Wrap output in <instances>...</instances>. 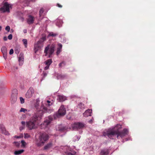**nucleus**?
<instances>
[{
	"label": "nucleus",
	"mask_w": 155,
	"mask_h": 155,
	"mask_svg": "<svg viewBox=\"0 0 155 155\" xmlns=\"http://www.w3.org/2000/svg\"><path fill=\"white\" fill-rule=\"evenodd\" d=\"M27 111V110L26 109H25L23 108H21L20 110V112H25V111Z\"/></svg>",
	"instance_id": "nucleus-38"
},
{
	"label": "nucleus",
	"mask_w": 155,
	"mask_h": 155,
	"mask_svg": "<svg viewBox=\"0 0 155 155\" xmlns=\"http://www.w3.org/2000/svg\"><path fill=\"white\" fill-rule=\"evenodd\" d=\"M65 62L64 61H63L61 62L58 65L59 67L61 68L62 66H65Z\"/></svg>",
	"instance_id": "nucleus-29"
},
{
	"label": "nucleus",
	"mask_w": 155,
	"mask_h": 155,
	"mask_svg": "<svg viewBox=\"0 0 155 155\" xmlns=\"http://www.w3.org/2000/svg\"><path fill=\"white\" fill-rule=\"evenodd\" d=\"M55 46L56 45L54 44L48 45L45 49V56L48 55L49 58H51L52 55L54 52Z\"/></svg>",
	"instance_id": "nucleus-3"
},
{
	"label": "nucleus",
	"mask_w": 155,
	"mask_h": 155,
	"mask_svg": "<svg viewBox=\"0 0 155 155\" xmlns=\"http://www.w3.org/2000/svg\"><path fill=\"white\" fill-rule=\"evenodd\" d=\"M21 147H25L26 145H27L26 143L25 142V141L23 140H22L21 141Z\"/></svg>",
	"instance_id": "nucleus-25"
},
{
	"label": "nucleus",
	"mask_w": 155,
	"mask_h": 155,
	"mask_svg": "<svg viewBox=\"0 0 155 155\" xmlns=\"http://www.w3.org/2000/svg\"><path fill=\"white\" fill-rule=\"evenodd\" d=\"M58 47L57 48V51L56 52L57 54V55L59 54L60 52L61 51L62 45L61 44H58Z\"/></svg>",
	"instance_id": "nucleus-21"
},
{
	"label": "nucleus",
	"mask_w": 155,
	"mask_h": 155,
	"mask_svg": "<svg viewBox=\"0 0 155 155\" xmlns=\"http://www.w3.org/2000/svg\"><path fill=\"white\" fill-rule=\"evenodd\" d=\"M22 41L23 42V44L25 45V48L27 47V41L26 39H23L22 40Z\"/></svg>",
	"instance_id": "nucleus-27"
},
{
	"label": "nucleus",
	"mask_w": 155,
	"mask_h": 155,
	"mask_svg": "<svg viewBox=\"0 0 155 155\" xmlns=\"http://www.w3.org/2000/svg\"><path fill=\"white\" fill-rule=\"evenodd\" d=\"M1 51L3 53H7V48L5 46H3L1 48Z\"/></svg>",
	"instance_id": "nucleus-26"
},
{
	"label": "nucleus",
	"mask_w": 155,
	"mask_h": 155,
	"mask_svg": "<svg viewBox=\"0 0 155 155\" xmlns=\"http://www.w3.org/2000/svg\"><path fill=\"white\" fill-rule=\"evenodd\" d=\"M14 51L12 49H11L9 51V54H12L13 53Z\"/></svg>",
	"instance_id": "nucleus-43"
},
{
	"label": "nucleus",
	"mask_w": 155,
	"mask_h": 155,
	"mask_svg": "<svg viewBox=\"0 0 155 155\" xmlns=\"http://www.w3.org/2000/svg\"><path fill=\"white\" fill-rule=\"evenodd\" d=\"M35 107L37 110L36 113H37L40 110L43 111V115L44 113L48 112V111L47 108L45 107L43 104H42L40 106L39 104V103L37 101L35 104Z\"/></svg>",
	"instance_id": "nucleus-6"
},
{
	"label": "nucleus",
	"mask_w": 155,
	"mask_h": 155,
	"mask_svg": "<svg viewBox=\"0 0 155 155\" xmlns=\"http://www.w3.org/2000/svg\"><path fill=\"white\" fill-rule=\"evenodd\" d=\"M57 35H58L56 34H54V33L53 32H50L48 36H52V37H55Z\"/></svg>",
	"instance_id": "nucleus-32"
},
{
	"label": "nucleus",
	"mask_w": 155,
	"mask_h": 155,
	"mask_svg": "<svg viewBox=\"0 0 155 155\" xmlns=\"http://www.w3.org/2000/svg\"><path fill=\"white\" fill-rule=\"evenodd\" d=\"M20 58H19V59L20 60Z\"/></svg>",
	"instance_id": "nucleus-54"
},
{
	"label": "nucleus",
	"mask_w": 155,
	"mask_h": 155,
	"mask_svg": "<svg viewBox=\"0 0 155 155\" xmlns=\"http://www.w3.org/2000/svg\"><path fill=\"white\" fill-rule=\"evenodd\" d=\"M2 27L1 26H0V31L1 30V29H2Z\"/></svg>",
	"instance_id": "nucleus-52"
},
{
	"label": "nucleus",
	"mask_w": 155,
	"mask_h": 155,
	"mask_svg": "<svg viewBox=\"0 0 155 155\" xmlns=\"http://www.w3.org/2000/svg\"><path fill=\"white\" fill-rule=\"evenodd\" d=\"M24 150H16L15 151L14 153L15 155H18L22 153Z\"/></svg>",
	"instance_id": "nucleus-23"
},
{
	"label": "nucleus",
	"mask_w": 155,
	"mask_h": 155,
	"mask_svg": "<svg viewBox=\"0 0 155 155\" xmlns=\"http://www.w3.org/2000/svg\"><path fill=\"white\" fill-rule=\"evenodd\" d=\"M46 37L43 36L41 38L37 43L34 45V50L35 53H36L39 49H41L43 46L44 42L46 40Z\"/></svg>",
	"instance_id": "nucleus-5"
},
{
	"label": "nucleus",
	"mask_w": 155,
	"mask_h": 155,
	"mask_svg": "<svg viewBox=\"0 0 155 155\" xmlns=\"http://www.w3.org/2000/svg\"><path fill=\"white\" fill-rule=\"evenodd\" d=\"M17 90L16 89H14L12 91V94L11 98V102L12 104L15 103L17 100Z\"/></svg>",
	"instance_id": "nucleus-8"
},
{
	"label": "nucleus",
	"mask_w": 155,
	"mask_h": 155,
	"mask_svg": "<svg viewBox=\"0 0 155 155\" xmlns=\"http://www.w3.org/2000/svg\"><path fill=\"white\" fill-rule=\"evenodd\" d=\"M57 6L60 8H62V5L59 3L57 4Z\"/></svg>",
	"instance_id": "nucleus-44"
},
{
	"label": "nucleus",
	"mask_w": 155,
	"mask_h": 155,
	"mask_svg": "<svg viewBox=\"0 0 155 155\" xmlns=\"http://www.w3.org/2000/svg\"><path fill=\"white\" fill-rule=\"evenodd\" d=\"M84 125L82 123L78 122L74 124V127L78 129H81L84 127Z\"/></svg>",
	"instance_id": "nucleus-16"
},
{
	"label": "nucleus",
	"mask_w": 155,
	"mask_h": 155,
	"mask_svg": "<svg viewBox=\"0 0 155 155\" xmlns=\"http://www.w3.org/2000/svg\"><path fill=\"white\" fill-rule=\"evenodd\" d=\"M78 106L81 109H84L85 108L84 105L82 103H79L78 104Z\"/></svg>",
	"instance_id": "nucleus-28"
},
{
	"label": "nucleus",
	"mask_w": 155,
	"mask_h": 155,
	"mask_svg": "<svg viewBox=\"0 0 155 155\" xmlns=\"http://www.w3.org/2000/svg\"><path fill=\"white\" fill-rule=\"evenodd\" d=\"M63 23L62 21L61 20L58 19L57 20L56 25L59 27H60L61 26Z\"/></svg>",
	"instance_id": "nucleus-24"
},
{
	"label": "nucleus",
	"mask_w": 155,
	"mask_h": 155,
	"mask_svg": "<svg viewBox=\"0 0 155 155\" xmlns=\"http://www.w3.org/2000/svg\"><path fill=\"white\" fill-rule=\"evenodd\" d=\"M92 111V110L91 109H88L86 110L85 112L83 114V116L87 117L89 116H91Z\"/></svg>",
	"instance_id": "nucleus-18"
},
{
	"label": "nucleus",
	"mask_w": 155,
	"mask_h": 155,
	"mask_svg": "<svg viewBox=\"0 0 155 155\" xmlns=\"http://www.w3.org/2000/svg\"><path fill=\"white\" fill-rule=\"evenodd\" d=\"M49 139V136L47 134H42L39 137L37 143L38 146H41L44 145L45 142Z\"/></svg>",
	"instance_id": "nucleus-4"
},
{
	"label": "nucleus",
	"mask_w": 155,
	"mask_h": 155,
	"mask_svg": "<svg viewBox=\"0 0 155 155\" xmlns=\"http://www.w3.org/2000/svg\"><path fill=\"white\" fill-rule=\"evenodd\" d=\"M1 116V114H0V116Z\"/></svg>",
	"instance_id": "nucleus-55"
},
{
	"label": "nucleus",
	"mask_w": 155,
	"mask_h": 155,
	"mask_svg": "<svg viewBox=\"0 0 155 155\" xmlns=\"http://www.w3.org/2000/svg\"><path fill=\"white\" fill-rule=\"evenodd\" d=\"M12 5L7 2H5L3 5L0 8V11L3 13L10 12V8L11 7Z\"/></svg>",
	"instance_id": "nucleus-7"
},
{
	"label": "nucleus",
	"mask_w": 155,
	"mask_h": 155,
	"mask_svg": "<svg viewBox=\"0 0 155 155\" xmlns=\"http://www.w3.org/2000/svg\"><path fill=\"white\" fill-rule=\"evenodd\" d=\"M19 19L21 20L22 22H23L24 21V18L23 17H21L19 18Z\"/></svg>",
	"instance_id": "nucleus-45"
},
{
	"label": "nucleus",
	"mask_w": 155,
	"mask_h": 155,
	"mask_svg": "<svg viewBox=\"0 0 155 155\" xmlns=\"http://www.w3.org/2000/svg\"><path fill=\"white\" fill-rule=\"evenodd\" d=\"M34 17L31 15H29L27 19V22L29 24H33L34 22Z\"/></svg>",
	"instance_id": "nucleus-19"
},
{
	"label": "nucleus",
	"mask_w": 155,
	"mask_h": 155,
	"mask_svg": "<svg viewBox=\"0 0 155 155\" xmlns=\"http://www.w3.org/2000/svg\"><path fill=\"white\" fill-rule=\"evenodd\" d=\"M66 100L65 96L62 95H58V96L57 100L60 102H63Z\"/></svg>",
	"instance_id": "nucleus-15"
},
{
	"label": "nucleus",
	"mask_w": 155,
	"mask_h": 155,
	"mask_svg": "<svg viewBox=\"0 0 155 155\" xmlns=\"http://www.w3.org/2000/svg\"><path fill=\"white\" fill-rule=\"evenodd\" d=\"M109 150L107 149H104L101 150L100 153V155H108Z\"/></svg>",
	"instance_id": "nucleus-17"
},
{
	"label": "nucleus",
	"mask_w": 155,
	"mask_h": 155,
	"mask_svg": "<svg viewBox=\"0 0 155 155\" xmlns=\"http://www.w3.org/2000/svg\"><path fill=\"white\" fill-rule=\"evenodd\" d=\"M3 39L5 41H6L7 40V38L6 36H5L4 37Z\"/></svg>",
	"instance_id": "nucleus-48"
},
{
	"label": "nucleus",
	"mask_w": 155,
	"mask_h": 155,
	"mask_svg": "<svg viewBox=\"0 0 155 155\" xmlns=\"http://www.w3.org/2000/svg\"><path fill=\"white\" fill-rule=\"evenodd\" d=\"M128 133V130L126 129H124L123 131H120L118 130H111L107 132V135L111 138L112 136L115 134L117 135V137L118 138L119 137L122 138L127 135Z\"/></svg>",
	"instance_id": "nucleus-2"
},
{
	"label": "nucleus",
	"mask_w": 155,
	"mask_h": 155,
	"mask_svg": "<svg viewBox=\"0 0 155 155\" xmlns=\"http://www.w3.org/2000/svg\"><path fill=\"white\" fill-rule=\"evenodd\" d=\"M24 33H26L27 32V30H24Z\"/></svg>",
	"instance_id": "nucleus-50"
},
{
	"label": "nucleus",
	"mask_w": 155,
	"mask_h": 155,
	"mask_svg": "<svg viewBox=\"0 0 155 155\" xmlns=\"http://www.w3.org/2000/svg\"><path fill=\"white\" fill-rule=\"evenodd\" d=\"M20 99L21 104H23L24 103L25 99L23 97H20Z\"/></svg>",
	"instance_id": "nucleus-33"
},
{
	"label": "nucleus",
	"mask_w": 155,
	"mask_h": 155,
	"mask_svg": "<svg viewBox=\"0 0 155 155\" xmlns=\"http://www.w3.org/2000/svg\"><path fill=\"white\" fill-rule=\"evenodd\" d=\"M45 155L44 154H41V155Z\"/></svg>",
	"instance_id": "nucleus-53"
},
{
	"label": "nucleus",
	"mask_w": 155,
	"mask_h": 155,
	"mask_svg": "<svg viewBox=\"0 0 155 155\" xmlns=\"http://www.w3.org/2000/svg\"><path fill=\"white\" fill-rule=\"evenodd\" d=\"M47 74L46 73L43 72V77H42L41 80L42 81L45 77L47 76Z\"/></svg>",
	"instance_id": "nucleus-35"
},
{
	"label": "nucleus",
	"mask_w": 155,
	"mask_h": 155,
	"mask_svg": "<svg viewBox=\"0 0 155 155\" xmlns=\"http://www.w3.org/2000/svg\"><path fill=\"white\" fill-rule=\"evenodd\" d=\"M15 146H16L17 147H18L20 145V143L19 142H14Z\"/></svg>",
	"instance_id": "nucleus-31"
},
{
	"label": "nucleus",
	"mask_w": 155,
	"mask_h": 155,
	"mask_svg": "<svg viewBox=\"0 0 155 155\" xmlns=\"http://www.w3.org/2000/svg\"><path fill=\"white\" fill-rule=\"evenodd\" d=\"M35 0H25V2L27 4H28L31 1L34 2L35 1Z\"/></svg>",
	"instance_id": "nucleus-36"
},
{
	"label": "nucleus",
	"mask_w": 155,
	"mask_h": 155,
	"mask_svg": "<svg viewBox=\"0 0 155 155\" xmlns=\"http://www.w3.org/2000/svg\"><path fill=\"white\" fill-rule=\"evenodd\" d=\"M118 129H120L121 128V126L120 125H117L115 127V129H116V128L117 127Z\"/></svg>",
	"instance_id": "nucleus-41"
},
{
	"label": "nucleus",
	"mask_w": 155,
	"mask_h": 155,
	"mask_svg": "<svg viewBox=\"0 0 155 155\" xmlns=\"http://www.w3.org/2000/svg\"><path fill=\"white\" fill-rule=\"evenodd\" d=\"M3 56L4 58L5 59L7 58V53H3Z\"/></svg>",
	"instance_id": "nucleus-42"
},
{
	"label": "nucleus",
	"mask_w": 155,
	"mask_h": 155,
	"mask_svg": "<svg viewBox=\"0 0 155 155\" xmlns=\"http://www.w3.org/2000/svg\"><path fill=\"white\" fill-rule=\"evenodd\" d=\"M22 125L20 127L19 129L20 130H24L25 127V122L24 121H22L21 122Z\"/></svg>",
	"instance_id": "nucleus-22"
},
{
	"label": "nucleus",
	"mask_w": 155,
	"mask_h": 155,
	"mask_svg": "<svg viewBox=\"0 0 155 155\" xmlns=\"http://www.w3.org/2000/svg\"><path fill=\"white\" fill-rule=\"evenodd\" d=\"M15 53L16 54H18V53H19V52L18 51H15Z\"/></svg>",
	"instance_id": "nucleus-49"
},
{
	"label": "nucleus",
	"mask_w": 155,
	"mask_h": 155,
	"mask_svg": "<svg viewBox=\"0 0 155 155\" xmlns=\"http://www.w3.org/2000/svg\"><path fill=\"white\" fill-rule=\"evenodd\" d=\"M0 130L1 132L5 135H8L9 134L8 131H6L5 128L3 124H0Z\"/></svg>",
	"instance_id": "nucleus-12"
},
{
	"label": "nucleus",
	"mask_w": 155,
	"mask_h": 155,
	"mask_svg": "<svg viewBox=\"0 0 155 155\" xmlns=\"http://www.w3.org/2000/svg\"><path fill=\"white\" fill-rule=\"evenodd\" d=\"M23 137V134H22L21 136H15V137L17 138H20Z\"/></svg>",
	"instance_id": "nucleus-46"
},
{
	"label": "nucleus",
	"mask_w": 155,
	"mask_h": 155,
	"mask_svg": "<svg viewBox=\"0 0 155 155\" xmlns=\"http://www.w3.org/2000/svg\"><path fill=\"white\" fill-rule=\"evenodd\" d=\"M52 146L53 144L52 143H49L44 147V149L45 150H48L52 148Z\"/></svg>",
	"instance_id": "nucleus-20"
},
{
	"label": "nucleus",
	"mask_w": 155,
	"mask_h": 155,
	"mask_svg": "<svg viewBox=\"0 0 155 155\" xmlns=\"http://www.w3.org/2000/svg\"><path fill=\"white\" fill-rule=\"evenodd\" d=\"M44 11L43 8H41V9H40L39 11V15L40 16H41L42 14L43 13Z\"/></svg>",
	"instance_id": "nucleus-37"
},
{
	"label": "nucleus",
	"mask_w": 155,
	"mask_h": 155,
	"mask_svg": "<svg viewBox=\"0 0 155 155\" xmlns=\"http://www.w3.org/2000/svg\"><path fill=\"white\" fill-rule=\"evenodd\" d=\"M5 29L6 31H7L8 32H9L10 30V27L9 26H7L5 28Z\"/></svg>",
	"instance_id": "nucleus-39"
},
{
	"label": "nucleus",
	"mask_w": 155,
	"mask_h": 155,
	"mask_svg": "<svg viewBox=\"0 0 155 155\" xmlns=\"http://www.w3.org/2000/svg\"><path fill=\"white\" fill-rule=\"evenodd\" d=\"M52 62V61L51 59H48L45 61V63L46 66L45 67V70H47L49 68V66Z\"/></svg>",
	"instance_id": "nucleus-13"
},
{
	"label": "nucleus",
	"mask_w": 155,
	"mask_h": 155,
	"mask_svg": "<svg viewBox=\"0 0 155 155\" xmlns=\"http://www.w3.org/2000/svg\"><path fill=\"white\" fill-rule=\"evenodd\" d=\"M68 129V127L63 126L62 125H59L58 128V130L61 132H64L67 130Z\"/></svg>",
	"instance_id": "nucleus-14"
},
{
	"label": "nucleus",
	"mask_w": 155,
	"mask_h": 155,
	"mask_svg": "<svg viewBox=\"0 0 155 155\" xmlns=\"http://www.w3.org/2000/svg\"><path fill=\"white\" fill-rule=\"evenodd\" d=\"M61 76L62 78H64L65 77V75H63L62 76L61 75Z\"/></svg>",
	"instance_id": "nucleus-51"
},
{
	"label": "nucleus",
	"mask_w": 155,
	"mask_h": 155,
	"mask_svg": "<svg viewBox=\"0 0 155 155\" xmlns=\"http://www.w3.org/2000/svg\"><path fill=\"white\" fill-rule=\"evenodd\" d=\"M8 38L9 40H11L12 38V34L9 35L8 37Z\"/></svg>",
	"instance_id": "nucleus-40"
},
{
	"label": "nucleus",
	"mask_w": 155,
	"mask_h": 155,
	"mask_svg": "<svg viewBox=\"0 0 155 155\" xmlns=\"http://www.w3.org/2000/svg\"><path fill=\"white\" fill-rule=\"evenodd\" d=\"M43 111L40 110L35 113L30 119L26 122V127L29 130L36 129L43 117Z\"/></svg>",
	"instance_id": "nucleus-1"
},
{
	"label": "nucleus",
	"mask_w": 155,
	"mask_h": 155,
	"mask_svg": "<svg viewBox=\"0 0 155 155\" xmlns=\"http://www.w3.org/2000/svg\"><path fill=\"white\" fill-rule=\"evenodd\" d=\"M34 93V90L32 87H30L26 94V97L27 98L31 97Z\"/></svg>",
	"instance_id": "nucleus-11"
},
{
	"label": "nucleus",
	"mask_w": 155,
	"mask_h": 155,
	"mask_svg": "<svg viewBox=\"0 0 155 155\" xmlns=\"http://www.w3.org/2000/svg\"><path fill=\"white\" fill-rule=\"evenodd\" d=\"M53 120V118L51 116H49L48 119L45 120L42 124V126H43V128H45L47 127L48 126L50 123L51 121Z\"/></svg>",
	"instance_id": "nucleus-9"
},
{
	"label": "nucleus",
	"mask_w": 155,
	"mask_h": 155,
	"mask_svg": "<svg viewBox=\"0 0 155 155\" xmlns=\"http://www.w3.org/2000/svg\"><path fill=\"white\" fill-rule=\"evenodd\" d=\"M76 153V152H75L74 154H73L71 152H68V155H74V154Z\"/></svg>",
	"instance_id": "nucleus-47"
},
{
	"label": "nucleus",
	"mask_w": 155,
	"mask_h": 155,
	"mask_svg": "<svg viewBox=\"0 0 155 155\" xmlns=\"http://www.w3.org/2000/svg\"><path fill=\"white\" fill-rule=\"evenodd\" d=\"M66 113V109L64 107V105H61L58 110V115L61 116H63L65 115Z\"/></svg>",
	"instance_id": "nucleus-10"
},
{
	"label": "nucleus",
	"mask_w": 155,
	"mask_h": 155,
	"mask_svg": "<svg viewBox=\"0 0 155 155\" xmlns=\"http://www.w3.org/2000/svg\"><path fill=\"white\" fill-rule=\"evenodd\" d=\"M52 104V103L49 101H47L46 104L47 106H49Z\"/></svg>",
	"instance_id": "nucleus-30"
},
{
	"label": "nucleus",
	"mask_w": 155,
	"mask_h": 155,
	"mask_svg": "<svg viewBox=\"0 0 155 155\" xmlns=\"http://www.w3.org/2000/svg\"><path fill=\"white\" fill-rule=\"evenodd\" d=\"M30 137V135L27 133L24 134V138H27Z\"/></svg>",
	"instance_id": "nucleus-34"
}]
</instances>
